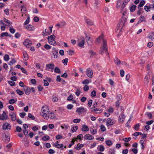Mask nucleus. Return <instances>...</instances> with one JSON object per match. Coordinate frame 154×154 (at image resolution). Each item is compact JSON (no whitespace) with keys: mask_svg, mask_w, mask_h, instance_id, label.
I'll return each instance as SVG.
<instances>
[{"mask_svg":"<svg viewBox=\"0 0 154 154\" xmlns=\"http://www.w3.org/2000/svg\"><path fill=\"white\" fill-rule=\"evenodd\" d=\"M23 44L27 48H29L32 45L31 41L29 39H26L23 42Z\"/></svg>","mask_w":154,"mask_h":154,"instance_id":"11","label":"nucleus"},{"mask_svg":"<svg viewBox=\"0 0 154 154\" xmlns=\"http://www.w3.org/2000/svg\"><path fill=\"white\" fill-rule=\"evenodd\" d=\"M81 130L83 131H89V128L87 125H83L82 126Z\"/></svg>","mask_w":154,"mask_h":154,"instance_id":"18","label":"nucleus"},{"mask_svg":"<svg viewBox=\"0 0 154 154\" xmlns=\"http://www.w3.org/2000/svg\"><path fill=\"white\" fill-rule=\"evenodd\" d=\"M17 101V100L12 99L9 100V104H12L15 103Z\"/></svg>","mask_w":154,"mask_h":154,"instance_id":"34","label":"nucleus"},{"mask_svg":"<svg viewBox=\"0 0 154 154\" xmlns=\"http://www.w3.org/2000/svg\"><path fill=\"white\" fill-rule=\"evenodd\" d=\"M53 50H54L53 52V54L54 55V57L56 58H57L58 55L57 50H56L55 48H53Z\"/></svg>","mask_w":154,"mask_h":154,"instance_id":"21","label":"nucleus"},{"mask_svg":"<svg viewBox=\"0 0 154 154\" xmlns=\"http://www.w3.org/2000/svg\"><path fill=\"white\" fill-rule=\"evenodd\" d=\"M89 54L91 57H93L96 55V53L91 50L89 51Z\"/></svg>","mask_w":154,"mask_h":154,"instance_id":"36","label":"nucleus"},{"mask_svg":"<svg viewBox=\"0 0 154 154\" xmlns=\"http://www.w3.org/2000/svg\"><path fill=\"white\" fill-rule=\"evenodd\" d=\"M3 129L4 130H10L11 128V126L8 123H5L3 124L2 126Z\"/></svg>","mask_w":154,"mask_h":154,"instance_id":"10","label":"nucleus"},{"mask_svg":"<svg viewBox=\"0 0 154 154\" xmlns=\"http://www.w3.org/2000/svg\"><path fill=\"white\" fill-rule=\"evenodd\" d=\"M44 48L47 50H49L51 48V47L48 44H46L44 46Z\"/></svg>","mask_w":154,"mask_h":154,"instance_id":"57","label":"nucleus"},{"mask_svg":"<svg viewBox=\"0 0 154 154\" xmlns=\"http://www.w3.org/2000/svg\"><path fill=\"white\" fill-rule=\"evenodd\" d=\"M23 59L24 61H26L29 59V57L26 52L24 51L23 53Z\"/></svg>","mask_w":154,"mask_h":154,"instance_id":"23","label":"nucleus"},{"mask_svg":"<svg viewBox=\"0 0 154 154\" xmlns=\"http://www.w3.org/2000/svg\"><path fill=\"white\" fill-rule=\"evenodd\" d=\"M54 65L53 63H49L47 64L46 66L45 70L49 71L50 69L51 70V72H53L54 68Z\"/></svg>","mask_w":154,"mask_h":154,"instance_id":"4","label":"nucleus"},{"mask_svg":"<svg viewBox=\"0 0 154 154\" xmlns=\"http://www.w3.org/2000/svg\"><path fill=\"white\" fill-rule=\"evenodd\" d=\"M77 137L78 139L80 140H82L83 138V135L82 134H80L77 136Z\"/></svg>","mask_w":154,"mask_h":154,"instance_id":"42","label":"nucleus"},{"mask_svg":"<svg viewBox=\"0 0 154 154\" xmlns=\"http://www.w3.org/2000/svg\"><path fill=\"white\" fill-rule=\"evenodd\" d=\"M90 131L92 135L95 134L97 133V131L96 129H92L90 130Z\"/></svg>","mask_w":154,"mask_h":154,"instance_id":"38","label":"nucleus"},{"mask_svg":"<svg viewBox=\"0 0 154 154\" xmlns=\"http://www.w3.org/2000/svg\"><path fill=\"white\" fill-rule=\"evenodd\" d=\"M9 57L8 55L5 54L4 57V60L6 61H8L9 60Z\"/></svg>","mask_w":154,"mask_h":154,"instance_id":"54","label":"nucleus"},{"mask_svg":"<svg viewBox=\"0 0 154 154\" xmlns=\"http://www.w3.org/2000/svg\"><path fill=\"white\" fill-rule=\"evenodd\" d=\"M55 146L57 148H61L63 147V145L62 144H55Z\"/></svg>","mask_w":154,"mask_h":154,"instance_id":"59","label":"nucleus"},{"mask_svg":"<svg viewBox=\"0 0 154 154\" xmlns=\"http://www.w3.org/2000/svg\"><path fill=\"white\" fill-rule=\"evenodd\" d=\"M5 141L6 142H9L10 140V137L8 135H5Z\"/></svg>","mask_w":154,"mask_h":154,"instance_id":"46","label":"nucleus"},{"mask_svg":"<svg viewBox=\"0 0 154 154\" xmlns=\"http://www.w3.org/2000/svg\"><path fill=\"white\" fill-rule=\"evenodd\" d=\"M145 2L144 1H142L140 2L139 5H138V8H139V7H142L145 4Z\"/></svg>","mask_w":154,"mask_h":154,"instance_id":"47","label":"nucleus"},{"mask_svg":"<svg viewBox=\"0 0 154 154\" xmlns=\"http://www.w3.org/2000/svg\"><path fill=\"white\" fill-rule=\"evenodd\" d=\"M125 118V116L123 114L120 115L119 117V122H122Z\"/></svg>","mask_w":154,"mask_h":154,"instance_id":"22","label":"nucleus"},{"mask_svg":"<svg viewBox=\"0 0 154 154\" xmlns=\"http://www.w3.org/2000/svg\"><path fill=\"white\" fill-rule=\"evenodd\" d=\"M91 111L92 112H95L97 113H100L102 112L103 110L101 109H97L96 108H91Z\"/></svg>","mask_w":154,"mask_h":154,"instance_id":"14","label":"nucleus"},{"mask_svg":"<svg viewBox=\"0 0 154 154\" xmlns=\"http://www.w3.org/2000/svg\"><path fill=\"white\" fill-rule=\"evenodd\" d=\"M101 130L102 131H104L106 130V128L104 125H102L100 126Z\"/></svg>","mask_w":154,"mask_h":154,"instance_id":"55","label":"nucleus"},{"mask_svg":"<svg viewBox=\"0 0 154 154\" xmlns=\"http://www.w3.org/2000/svg\"><path fill=\"white\" fill-rule=\"evenodd\" d=\"M16 62V61L14 59H11V61H10L9 63V64L11 66L13 63H15Z\"/></svg>","mask_w":154,"mask_h":154,"instance_id":"44","label":"nucleus"},{"mask_svg":"<svg viewBox=\"0 0 154 154\" xmlns=\"http://www.w3.org/2000/svg\"><path fill=\"white\" fill-rule=\"evenodd\" d=\"M61 128L63 129H65V130H66L69 128V125H68L63 124L62 125L60 126Z\"/></svg>","mask_w":154,"mask_h":154,"instance_id":"31","label":"nucleus"},{"mask_svg":"<svg viewBox=\"0 0 154 154\" xmlns=\"http://www.w3.org/2000/svg\"><path fill=\"white\" fill-rule=\"evenodd\" d=\"M86 109L84 108L83 107H81L77 109L76 110V112L80 114L82 113L86 112Z\"/></svg>","mask_w":154,"mask_h":154,"instance_id":"7","label":"nucleus"},{"mask_svg":"<svg viewBox=\"0 0 154 154\" xmlns=\"http://www.w3.org/2000/svg\"><path fill=\"white\" fill-rule=\"evenodd\" d=\"M85 42L84 38H81L79 40V45L81 47L83 46Z\"/></svg>","mask_w":154,"mask_h":154,"instance_id":"13","label":"nucleus"},{"mask_svg":"<svg viewBox=\"0 0 154 154\" xmlns=\"http://www.w3.org/2000/svg\"><path fill=\"white\" fill-rule=\"evenodd\" d=\"M96 95V92L94 90L92 91L91 93V96L92 97H94Z\"/></svg>","mask_w":154,"mask_h":154,"instance_id":"56","label":"nucleus"},{"mask_svg":"<svg viewBox=\"0 0 154 154\" xmlns=\"http://www.w3.org/2000/svg\"><path fill=\"white\" fill-rule=\"evenodd\" d=\"M140 125L139 124H137L134 126V129L136 131H138L139 129Z\"/></svg>","mask_w":154,"mask_h":154,"instance_id":"43","label":"nucleus"},{"mask_svg":"<svg viewBox=\"0 0 154 154\" xmlns=\"http://www.w3.org/2000/svg\"><path fill=\"white\" fill-rule=\"evenodd\" d=\"M28 116L32 120H34L35 119V117L30 113L28 114Z\"/></svg>","mask_w":154,"mask_h":154,"instance_id":"61","label":"nucleus"},{"mask_svg":"<svg viewBox=\"0 0 154 154\" xmlns=\"http://www.w3.org/2000/svg\"><path fill=\"white\" fill-rule=\"evenodd\" d=\"M86 74L90 78H92L93 74V70L90 68H88L85 71Z\"/></svg>","mask_w":154,"mask_h":154,"instance_id":"5","label":"nucleus"},{"mask_svg":"<svg viewBox=\"0 0 154 154\" xmlns=\"http://www.w3.org/2000/svg\"><path fill=\"white\" fill-rule=\"evenodd\" d=\"M140 143L141 144V148L142 149H143L144 148V141L142 140H141L140 141Z\"/></svg>","mask_w":154,"mask_h":154,"instance_id":"45","label":"nucleus"},{"mask_svg":"<svg viewBox=\"0 0 154 154\" xmlns=\"http://www.w3.org/2000/svg\"><path fill=\"white\" fill-rule=\"evenodd\" d=\"M85 21L88 26H91L94 24V23L93 21L90 19H86Z\"/></svg>","mask_w":154,"mask_h":154,"instance_id":"19","label":"nucleus"},{"mask_svg":"<svg viewBox=\"0 0 154 154\" xmlns=\"http://www.w3.org/2000/svg\"><path fill=\"white\" fill-rule=\"evenodd\" d=\"M56 36L54 35H52L48 37V43L52 45L55 46L56 45L57 42L55 41Z\"/></svg>","mask_w":154,"mask_h":154,"instance_id":"3","label":"nucleus"},{"mask_svg":"<svg viewBox=\"0 0 154 154\" xmlns=\"http://www.w3.org/2000/svg\"><path fill=\"white\" fill-rule=\"evenodd\" d=\"M16 92L19 95H23L24 93L22 91L19 89H17L16 90Z\"/></svg>","mask_w":154,"mask_h":154,"instance_id":"53","label":"nucleus"},{"mask_svg":"<svg viewBox=\"0 0 154 154\" xmlns=\"http://www.w3.org/2000/svg\"><path fill=\"white\" fill-rule=\"evenodd\" d=\"M114 62L117 65H119L121 64V61L117 57H115L114 59Z\"/></svg>","mask_w":154,"mask_h":154,"instance_id":"20","label":"nucleus"},{"mask_svg":"<svg viewBox=\"0 0 154 154\" xmlns=\"http://www.w3.org/2000/svg\"><path fill=\"white\" fill-rule=\"evenodd\" d=\"M145 18L144 16H141L140 18V20L138 21L137 23H140L141 22L143 21L144 20Z\"/></svg>","mask_w":154,"mask_h":154,"instance_id":"39","label":"nucleus"},{"mask_svg":"<svg viewBox=\"0 0 154 154\" xmlns=\"http://www.w3.org/2000/svg\"><path fill=\"white\" fill-rule=\"evenodd\" d=\"M4 21L8 23V25L7 26H9V27H10V26L12 24V23L8 19H6V18H4Z\"/></svg>","mask_w":154,"mask_h":154,"instance_id":"29","label":"nucleus"},{"mask_svg":"<svg viewBox=\"0 0 154 154\" xmlns=\"http://www.w3.org/2000/svg\"><path fill=\"white\" fill-rule=\"evenodd\" d=\"M151 34V35L149 36V38L152 40L154 39V33L153 32H152Z\"/></svg>","mask_w":154,"mask_h":154,"instance_id":"60","label":"nucleus"},{"mask_svg":"<svg viewBox=\"0 0 154 154\" xmlns=\"http://www.w3.org/2000/svg\"><path fill=\"white\" fill-rule=\"evenodd\" d=\"M84 139V140H92L94 139V137L89 134H87L85 135Z\"/></svg>","mask_w":154,"mask_h":154,"instance_id":"12","label":"nucleus"},{"mask_svg":"<svg viewBox=\"0 0 154 154\" xmlns=\"http://www.w3.org/2000/svg\"><path fill=\"white\" fill-rule=\"evenodd\" d=\"M85 38L88 44L89 45H91L93 42V40L92 39H91L90 37L88 36L87 34H85Z\"/></svg>","mask_w":154,"mask_h":154,"instance_id":"8","label":"nucleus"},{"mask_svg":"<svg viewBox=\"0 0 154 154\" xmlns=\"http://www.w3.org/2000/svg\"><path fill=\"white\" fill-rule=\"evenodd\" d=\"M18 105L20 107H23L24 105V104L23 102L20 101L18 102Z\"/></svg>","mask_w":154,"mask_h":154,"instance_id":"64","label":"nucleus"},{"mask_svg":"<svg viewBox=\"0 0 154 154\" xmlns=\"http://www.w3.org/2000/svg\"><path fill=\"white\" fill-rule=\"evenodd\" d=\"M78 139L77 137H74L73 138L71 141V143H72V144H69L68 146V147L69 148H70L71 146L74 144V142L75 141H77V140Z\"/></svg>","mask_w":154,"mask_h":154,"instance_id":"24","label":"nucleus"},{"mask_svg":"<svg viewBox=\"0 0 154 154\" xmlns=\"http://www.w3.org/2000/svg\"><path fill=\"white\" fill-rule=\"evenodd\" d=\"M80 94V91L79 89H77L76 91V92L75 93V94L77 96H79Z\"/></svg>","mask_w":154,"mask_h":154,"instance_id":"63","label":"nucleus"},{"mask_svg":"<svg viewBox=\"0 0 154 154\" xmlns=\"http://www.w3.org/2000/svg\"><path fill=\"white\" fill-rule=\"evenodd\" d=\"M49 118H50L51 119H53L55 118V115L52 113H51L48 115Z\"/></svg>","mask_w":154,"mask_h":154,"instance_id":"33","label":"nucleus"},{"mask_svg":"<svg viewBox=\"0 0 154 154\" xmlns=\"http://www.w3.org/2000/svg\"><path fill=\"white\" fill-rule=\"evenodd\" d=\"M54 72L57 73H60V69L57 67H56L55 68Z\"/></svg>","mask_w":154,"mask_h":154,"instance_id":"49","label":"nucleus"},{"mask_svg":"<svg viewBox=\"0 0 154 154\" xmlns=\"http://www.w3.org/2000/svg\"><path fill=\"white\" fill-rule=\"evenodd\" d=\"M67 52L69 55H71L73 54L74 52V51L71 50L70 49H69L68 51H67Z\"/></svg>","mask_w":154,"mask_h":154,"instance_id":"51","label":"nucleus"},{"mask_svg":"<svg viewBox=\"0 0 154 154\" xmlns=\"http://www.w3.org/2000/svg\"><path fill=\"white\" fill-rule=\"evenodd\" d=\"M68 61V59L67 58H66L62 60V63H63L64 65H66Z\"/></svg>","mask_w":154,"mask_h":154,"instance_id":"40","label":"nucleus"},{"mask_svg":"<svg viewBox=\"0 0 154 154\" xmlns=\"http://www.w3.org/2000/svg\"><path fill=\"white\" fill-rule=\"evenodd\" d=\"M103 40H105L103 39V35H102L96 39L95 42L96 44L99 45L100 43L102 41L103 42ZM102 44H103V43H102Z\"/></svg>","mask_w":154,"mask_h":154,"instance_id":"6","label":"nucleus"},{"mask_svg":"<svg viewBox=\"0 0 154 154\" xmlns=\"http://www.w3.org/2000/svg\"><path fill=\"white\" fill-rule=\"evenodd\" d=\"M146 115L149 119H151L152 117V115L150 112H148L146 113Z\"/></svg>","mask_w":154,"mask_h":154,"instance_id":"58","label":"nucleus"},{"mask_svg":"<svg viewBox=\"0 0 154 154\" xmlns=\"http://www.w3.org/2000/svg\"><path fill=\"white\" fill-rule=\"evenodd\" d=\"M84 145L83 144L78 143L75 148L77 150H79L84 146Z\"/></svg>","mask_w":154,"mask_h":154,"instance_id":"25","label":"nucleus"},{"mask_svg":"<svg viewBox=\"0 0 154 154\" xmlns=\"http://www.w3.org/2000/svg\"><path fill=\"white\" fill-rule=\"evenodd\" d=\"M50 139L49 136L48 135L44 136L42 138V140L44 141H47L49 140Z\"/></svg>","mask_w":154,"mask_h":154,"instance_id":"35","label":"nucleus"},{"mask_svg":"<svg viewBox=\"0 0 154 154\" xmlns=\"http://www.w3.org/2000/svg\"><path fill=\"white\" fill-rule=\"evenodd\" d=\"M130 0H125L122 5L121 7V8L122 9H123L125 6L127 5L128 2H129Z\"/></svg>","mask_w":154,"mask_h":154,"instance_id":"27","label":"nucleus"},{"mask_svg":"<svg viewBox=\"0 0 154 154\" xmlns=\"http://www.w3.org/2000/svg\"><path fill=\"white\" fill-rule=\"evenodd\" d=\"M136 8V6L135 5H134L132 6L130 8V10L131 12H133L135 10Z\"/></svg>","mask_w":154,"mask_h":154,"instance_id":"41","label":"nucleus"},{"mask_svg":"<svg viewBox=\"0 0 154 154\" xmlns=\"http://www.w3.org/2000/svg\"><path fill=\"white\" fill-rule=\"evenodd\" d=\"M115 123V121L110 118L107 119L106 125L107 126L113 125Z\"/></svg>","mask_w":154,"mask_h":154,"instance_id":"9","label":"nucleus"},{"mask_svg":"<svg viewBox=\"0 0 154 154\" xmlns=\"http://www.w3.org/2000/svg\"><path fill=\"white\" fill-rule=\"evenodd\" d=\"M149 75H146L144 78V83L145 85H147L149 81Z\"/></svg>","mask_w":154,"mask_h":154,"instance_id":"17","label":"nucleus"},{"mask_svg":"<svg viewBox=\"0 0 154 154\" xmlns=\"http://www.w3.org/2000/svg\"><path fill=\"white\" fill-rule=\"evenodd\" d=\"M89 89L88 86L87 85H85L83 88V90L85 91H87Z\"/></svg>","mask_w":154,"mask_h":154,"instance_id":"62","label":"nucleus"},{"mask_svg":"<svg viewBox=\"0 0 154 154\" xmlns=\"http://www.w3.org/2000/svg\"><path fill=\"white\" fill-rule=\"evenodd\" d=\"M7 119L6 113L3 112L2 115H0V119L2 120H6Z\"/></svg>","mask_w":154,"mask_h":154,"instance_id":"16","label":"nucleus"},{"mask_svg":"<svg viewBox=\"0 0 154 154\" xmlns=\"http://www.w3.org/2000/svg\"><path fill=\"white\" fill-rule=\"evenodd\" d=\"M25 93L27 95H29L30 92V89L28 87H26L24 89Z\"/></svg>","mask_w":154,"mask_h":154,"instance_id":"26","label":"nucleus"},{"mask_svg":"<svg viewBox=\"0 0 154 154\" xmlns=\"http://www.w3.org/2000/svg\"><path fill=\"white\" fill-rule=\"evenodd\" d=\"M42 113L41 115L45 119H48L49 118L48 114H49V110L47 106H43L41 109Z\"/></svg>","mask_w":154,"mask_h":154,"instance_id":"1","label":"nucleus"},{"mask_svg":"<svg viewBox=\"0 0 154 154\" xmlns=\"http://www.w3.org/2000/svg\"><path fill=\"white\" fill-rule=\"evenodd\" d=\"M25 27L27 30L29 31H33L34 29V27L32 25L29 24L25 26Z\"/></svg>","mask_w":154,"mask_h":154,"instance_id":"15","label":"nucleus"},{"mask_svg":"<svg viewBox=\"0 0 154 154\" xmlns=\"http://www.w3.org/2000/svg\"><path fill=\"white\" fill-rule=\"evenodd\" d=\"M109 154H115V150L114 149H110L109 150Z\"/></svg>","mask_w":154,"mask_h":154,"instance_id":"48","label":"nucleus"},{"mask_svg":"<svg viewBox=\"0 0 154 154\" xmlns=\"http://www.w3.org/2000/svg\"><path fill=\"white\" fill-rule=\"evenodd\" d=\"M98 150L101 152H103L104 151L105 148L104 146L102 145H99L98 146Z\"/></svg>","mask_w":154,"mask_h":154,"instance_id":"28","label":"nucleus"},{"mask_svg":"<svg viewBox=\"0 0 154 154\" xmlns=\"http://www.w3.org/2000/svg\"><path fill=\"white\" fill-rule=\"evenodd\" d=\"M106 143L108 146H110L112 144V143L110 140H107L106 141Z\"/></svg>","mask_w":154,"mask_h":154,"instance_id":"50","label":"nucleus"},{"mask_svg":"<svg viewBox=\"0 0 154 154\" xmlns=\"http://www.w3.org/2000/svg\"><path fill=\"white\" fill-rule=\"evenodd\" d=\"M78 127L77 126L73 127L71 128V131L72 132H74L76 131L78 129Z\"/></svg>","mask_w":154,"mask_h":154,"instance_id":"37","label":"nucleus"},{"mask_svg":"<svg viewBox=\"0 0 154 154\" xmlns=\"http://www.w3.org/2000/svg\"><path fill=\"white\" fill-rule=\"evenodd\" d=\"M8 83L11 86H14L15 85V82L12 81H8Z\"/></svg>","mask_w":154,"mask_h":154,"instance_id":"52","label":"nucleus"},{"mask_svg":"<svg viewBox=\"0 0 154 154\" xmlns=\"http://www.w3.org/2000/svg\"><path fill=\"white\" fill-rule=\"evenodd\" d=\"M99 52L101 54H103L104 53H106V54H108L106 42L105 40H103V44L100 48Z\"/></svg>","mask_w":154,"mask_h":154,"instance_id":"2","label":"nucleus"},{"mask_svg":"<svg viewBox=\"0 0 154 154\" xmlns=\"http://www.w3.org/2000/svg\"><path fill=\"white\" fill-rule=\"evenodd\" d=\"M21 13L23 14H26V8L24 6H21Z\"/></svg>","mask_w":154,"mask_h":154,"instance_id":"32","label":"nucleus"},{"mask_svg":"<svg viewBox=\"0 0 154 154\" xmlns=\"http://www.w3.org/2000/svg\"><path fill=\"white\" fill-rule=\"evenodd\" d=\"M11 116V120L13 121H14L16 119V118L15 114L13 112L12 114L10 115Z\"/></svg>","mask_w":154,"mask_h":154,"instance_id":"30","label":"nucleus"}]
</instances>
